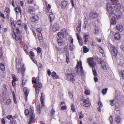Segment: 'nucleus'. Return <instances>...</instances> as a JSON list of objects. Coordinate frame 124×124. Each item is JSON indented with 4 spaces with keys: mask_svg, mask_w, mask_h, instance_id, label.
<instances>
[{
    "mask_svg": "<svg viewBox=\"0 0 124 124\" xmlns=\"http://www.w3.org/2000/svg\"><path fill=\"white\" fill-rule=\"evenodd\" d=\"M107 15L109 16V18L112 17L111 19L112 24H115L116 23V20L115 16L118 18H120L121 17L120 15H118V16L117 15H115V14L113 12V10L112 8V7L111 4L108 3L107 4Z\"/></svg>",
    "mask_w": 124,
    "mask_h": 124,
    "instance_id": "1",
    "label": "nucleus"
},
{
    "mask_svg": "<svg viewBox=\"0 0 124 124\" xmlns=\"http://www.w3.org/2000/svg\"><path fill=\"white\" fill-rule=\"evenodd\" d=\"M110 0L111 2L108 3L111 4L112 6V7L113 10L114 12V10L116 11H119L121 5L119 3H117V0Z\"/></svg>",
    "mask_w": 124,
    "mask_h": 124,
    "instance_id": "2",
    "label": "nucleus"
},
{
    "mask_svg": "<svg viewBox=\"0 0 124 124\" xmlns=\"http://www.w3.org/2000/svg\"><path fill=\"white\" fill-rule=\"evenodd\" d=\"M14 33L12 34V36L13 38L16 40H18L20 43L22 41L21 39L18 36L20 35V31L18 27H16V29L13 30Z\"/></svg>",
    "mask_w": 124,
    "mask_h": 124,
    "instance_id": "3",
    "label": "nucleus"
},
{
    "mask_svg": "<svg viewBox=\"0 0 124 124\" xmlns=\"http://www.w3.org/2000/svg\"><path fill=\"white\" fill-rule=\"evenodd\" d=\"M78 71H79L81 73V76L84 79L85 78V75L86 74L85 71L83 69L82 64L81 61H78Z\"/></svg>",
    "mask_w": 124,
    "mask_h": 124,
    "instance_id": "4",
    "label": "nucleus"
},
{
    "mask_svg": "<svg viewBox=\"0 0 124 124\" xmlns=\"http://www.w3.org/2000/svg\"><path fill=\"white\" fill-rule=\"evenodd\" d=\"M34 108L31 106L30 110V119L29 122V124H31L32 122L33 121L35 117V115L33 114Z\"/></svg>",
    "mask_w": 124,
    "mask_h": 124,
    "instance_id": "5",
    "label": "nucleus"
},
{
    "mask_svg": "<svg viewBox=\"0 0 124 124\" xmlns=\"http://www.w3.org/2000/svg\"><path fill=\"white\" fill-rule=\"evenodd\" d=\"M80 100L81 102L82 101L83 102V104L84 106L86 107H88L90 106L91 103L88 99L87 98L86 99H82Z\"/></svg>",
    "mask_w": 124,
    "mask_h": 124,
    "instance_id": "6",
    "label": "nucleus"
},
{
    "mask_svg": "<svg viewBox=\"0 0 124 124\" xmlns=\"http://www.w3.org/2000/svg\"><path fill=\"white\" fill-rule=\"evenodd\" d=\"M109 50L112 54L114 56L117 55V51L114 46H111L109 49Z\"/></svg>",
    "mask_w": 124,
    "mask_h": 124,
    "instance_id": "7",
    "label": "nucleus"
},
{
    "mask_svg": "<svg viewBox=\"0 0 124 124\" xmlns=\"http://www.w3.org/2000/svg\"><path fill=\"white\" fill-rule=\"evenodd\" d=\"M121 97L120 95L116 96L115 98L112 100L110 101V104L111 106H113L114 105V102H118V101L121 100Z\"/></svg>",
    "mask_w": 124,
    "mask_h": 124,
    "instance_id": "8",
    "label": "nucleus"
},
{
    "mask_svg": "<svg viewBox=\"0 0 124 124\" xmlns=\"http://www.w3.org/2000/svg\"><path fill=\"white\" fill-rule=\"evenodd\" d=\"M87 60L88 63L91 67H95L96 63L94 62L93 58H89L87 59Z\"/></svg>",
    "mask_w": 124,
    "mask_h": 124,
    "instance_id": "9",
    "label": "nucleus"
},
{
    "mask_svg": "<svg viewBox=\"0 0 124 124\" xmlns=\"http://www.w3.org/2000/svg\"><path fill=\"white\" fill-rule=\"evenodd\" d=\"M98 16V14L96 12H92L90 14V17L92 19H97Z\"/></svg>",
    "mask_w": 124,
    "mask_h": 124,
    "instance_id": "10",
    "label": "nucleus"
},
{
    "mask_svg": "<svg viewBox=\"0 0 124 124\" xmlns=\"http://www.w3.org/2000/svg\"><path fill=\"white\" fill-rule=\"evenodd\" d=\"M35 90L36 93L37 94L39 93V91L42 87V84L41 82H39L38 85H35Z\"/></svg>",
    "mask_w": 124,
    "mask_h": 124,
    "instance_id": "11",
    "label": "nucleus"
},
{
    "mask_svg": "<svg viewBox=\"0 0 124 124\" xmlns=\"http://www.w3.org/2000/svg\"><path fill=\"white\" fill-rule=\"evenodd\" d=\"M28 11L29 12L32 14H35V10L34 8L32 6H29L28 7Z\"/></svg>",
    "mask_w": 124,
    "mask_h": 124,
    "instance_id": "12",
    "label": "nucleus"
},
{
    "mask_svg": "<svg viewBox=\"0 0 124 124\" xmlns=\"http://www.w3.org/2000/svg\"><path fill=\"white\" fill-rule=\"evenodd\" d=\"M59 29V25L57 23H54L53 26V30L54 32H56L58 31Z\"/></svg>",
    "mask_w": 124,
    "mask_h": 124,
    "instance_id": "13",
    "label": "nucleus"
},
{
    "mask_svg": "<svg viewBox=\"0 0 124 124\" xmlns=\"http://www.w3.org/2000/svg\"><path fill=\"white\" fill-rule=\"evenodd\" d=\"M67 79L71 81H73L74 79L72 75L70 74H68L67 76Z\"/></svg>",
    "mask_w": 124,
    "mask_h": 124,
    "instance_id": "14",
    "label": "nucleus"
},
{
    "mask_svg": "<svg viewBox=\"0 0 124 124\" xmlns=\"http://www.w3.org/2000/svg\"><path fill=\"white\" fill-rule=\"evenodd\" d=\"M30 20L32 22L37 21L39 20V17L37 15L33 16L30 18Z\"/></svg>",
    "mask_w": 124,
    "mask_h": 124,
    "instance_id": "15",
    "label": "nucleus"
},
{
    "mask_svg": "<svg viewBox=\"0 0 124 124\" xmlns=\"http://www.w3.org/2000/svg\"><path fill=\"white\" fill-rule=\"evenodd\" d=\"M68 2L65 0H63L61 2V7L62 8H65L67 6Z\"/></svg>",
    "mask_w": 124,
    "mask_h": 124,
    "instance_id": "16",
    "label": "nucleus"
},
{
    "mask_svg": "<svg viewBox=\"0 0 124 124\" xmlns=\"http://www.w3.org/2000/svg\"><path fill=\"white\" fill-rule=\"evenodd\" d=\"M45 95L43 93H41V96L40 98V100L41 103L43 106H44V105L43 101L45 99Z\"/></svg>",
    "mask_w": 124,
    "mask_h": 124,
    "instance_id": "17",
    "label": "nucleus"
},
{
    "mask_svg": "<svg viewBox=\"0 0 124 124\" xmlns=\"http://www.w3.org/2000/svg\"><path fill=\"white\" fill-rule=\"evenodd\" d=\"M42 106H42V104L41 106H40L39 105H38L37 106V110L38 114H39L41 113V109Z\"/></svg>",
    "mask_w": 124,
    "mask_h": 124,
    "instance_id": "18",
    "label": "nucleus"
},
{
    "mask_svg": "<svg viewBox=\"0 0 124 124\" xmlns=\"http://www.w3.org/2000/svg\"><path fill=\"white\" fill-rule=\"evenodd\" d=\"M23 91L24 93L25 97L26 98H27L29 93V91L27 88L26 87L23 88Z\"/></svg>",
    "mask_w": 124,
    "mask_h": 124,
    "instance_id": "19",
    "label": "nucleus"
},
{
    "mask_svg": "<svg viewBox=\"0 0 124 124\" xmlns=\"http://www.w3.org/2000/svg\"><path fill=\"white\" fill-rule=\"evenodd\" d=\"M101 62L100 63L101 64L102 68L104 70H106L107 69V68L106 65V64L105 62L104 61L102 62L101 60H100Z\"/></svg>",
    "mask_w": 124,
    "mask_h": 124,
    "instance_id": "20",
    "label": "nucleus"
},
{
    "mask_svg": "<svg viewBox=\"0 0 124 124\" xmlns=\"http://www.w3.org/2000/svg\"><path fill=\"white\" fill-rule=\"evenodd\" d=\"M116 27L117 30L121 32L123 30V27L122 25L118 24Z\"/></svg>",
    "mask_w": 124,
    "mask_h": 124,
    "instance_id": "21",
    "label": "nucleus"
},
{
    "mask_svg": "<svg viewBox=\"0 0 124 124\" xmlns=\"http://www.w3.org/2000/svg\"><path fill=\"white\" fill-rule=\"evenodd\" d=\"M98 104L99 107L98 108V110L100 112H101V108L103 106V104L100 101L98 102Z\"/></svg>",
    "mask_w": 124,
    "mask_h": 124,
    "instance_id": "22",
    "label": "nucleus"
},
{
    "mask_svg": "<svg viewBox=\"0 0 124 124\" xmlns=\"http://www.w3.org/2000/svg\"><path fill=\"white\" fill-rule=\"evenodd\" d=\"M114 38L116 40H118L120 39V36L118 33H116L115 34Z\"/></svg>",
    "mask_w": 124,
    "mask_h": 124,
    "instance_id": "23",
    "label": "nucleus"
},
{
    "mask_svg": "<svg viewBox=\"0 0 124 124\" xmlns=\"http://www.w3.org/2000/svg\"><path fill=\"white\" fill-rule=\"evenodd\" d=\"M15 11L18 13L20 12L21 15V13H22L21 12V10L19 7H16L15 8Z\"/></svg>",
    "mask_w": 124,
    "mask_h": 124,
    "instance_id": "24",
    "label": "nucleus"
},
{
    "mask_svg": "<svg viewBox=\"0 0 124 124\" xmlns=\"http://www.w3.org/2000/svg\"><path fill=\"white\" fill-rule=\"evenodd\" d=\"M50 21L51 22L54 18V15L53 14L52 12H50Z\"/></svg>",
    "mask_w": 124,
    "mask_h": 124,
    "instance_id": "25",
    "label": "nucleus"
},
{
    "mask_svg": "<svg viewBox=\"0 0 124 124\" xmlns=\"http://www.w3.org/2000/svg\"><path fill=\"white\" fill-rule=\"evenodd\" d=\"M58 36L61 38H63L64 37V34L62 32H58Z\"/></svg>",
    "mask_w": 124,
    "mask_h": 124,
    "instance_id": "26",
    "label": "nucleus"
},
{
    "mask_svg": "<svg viewBox=\"0 0 124 124\" xmlns=\"http://www.w3.org/2000/svg\"><path fill=\"white\" fill-rule=\"evenodd\" d=\"M78 41L79 44L81 46H82L84 44L83 42L82 39L78 36Z\"/></svg>",
    "mask_w": 124,
    "mask_h": 124,
    "instance_id": "27",
    "label": "nucleus"
},
{
    "mask_svg": "<svg viewBox=\"0 0 124 124\" xmlns=\"http://www.w3.org/2000/svg\"><path fill=\"white\" fill-rule=\"evenodd\" d=\"M85 94L87 95H89L90 94V92L89 90L88 89H86L85 91Z\"/></svg>",
    "mask_w": 124,
    "mask_h": 124,
    "instance_id": "28",
    "label": "nucleus"
},
{
    "mask_svg": "<svg viewBox=\"0 0 124 124\" xmlns=\"http://www.w3.org/2000/svg\"><path fill=\"white\" fill-rule=\"evenodd\" d=\"M115 110L116 111H118L120 110V105H118L117 104H116Z\"/></svg>",
    "mask_w": 124,
    "mask_h": 124,
    "instance_id": "29",
    "label": "nucleus"
},
{
    "mask_svg": "<svg viewBox=\"0 0 124 124\" xmlns=\"http://www.w3.org/2000/svg\"><path fill=\"white\" fill-rule=\"evenodd\" d=\"M93 72L94 75L95 76H97V73L96 70L95 69V67H92Z\"/></svg>",
    "mask_w": 124,
    "mask_h": 124,
    "instance_id": "30",
    "label": "nucleus"
},
{
    "mask_svg": "<svg viewBox=\"0 0 124 124\" xmlns=\"http://www.w3.org/2000/svg\"><path fill=\"white\" fill-rule=\"evenodd\" d=\"M121 120V118L120 116H118L116 117V123H118L120 122Z\"/></svg>",
    "mask_w": 124,
    "mask_h": 124,
    "instance_id": "31",
    "label": "nucleus"
},
{
    "mask_svg": "<svg viewBox=\"0 0 124 124\" xmlns=\"http://www.w3.org/2000/svg\"><path fill=\"white\" fill-rule=\"evenodd\" d=\"M89 51V49L87 48L85 46H83V52L84 53H86Z\"/></svg>",
    "mask_w": 124,
    "mask_h": 124,
    "instance_id": "32",
    "label": "nucleus"
},
{
    "mask_svg": "<svg viewBox=\"0 0 124 124\" xmlns=\"http://www.w3.org/2000/svg\"><path fill=\"white\" fill-rule=\"evenodd\" d=\"M57 41L58 44L60 46L62 45L63 43V41L61 39H58Z\"/></svg>",
    "mask_w": 124,
    "mask_h": 124,
    "instance_id": "33",
    "label": "nucleus"
},
{
    "mask_svg": "<svg viewBox=\"0 0 124 124\" xmlns=\"http://www.w3.org/2000/svg\"><path fill=\"white\" fill-rule=\"evenodd\" d=\"M93 32L95 35H97L98 34L99 32V30L97 28L95 27L93 31Z\"/></svg>",
    "mask_w": 124,
    "mask_h": 124,
    "instance_id": "34",
    "label": "nucleus"
},
{
    "mask_svg": "<svg viewBox=\"0 0 124 124\" xmlns=\"http://www.w3.org/2000/svg\"><path fill=\"white\" fill-rule=\"evenodd\" d=\"M108 90V88H107L103 89L102 90V93L103 95H105L106 94V93Z\"/></svg>",
    "mask_w": 124,
    "mask_h": 124,
    "instance_id": "35",
    "label": "nucleus"
},
{
    "mask_svg": "<svg viewBox=\"0 0 124 124\" xmlns=\"http://www.w3.org/2000/svg\"><path fill=\"white\" fill-rule=\"evenodd\" d=\"M0 69L3 71L5 70V67L3 64H0Z\"/></svg>",
    "mask_w": 124,
    "mask_h": 124,
    "instance_id": "36",
    "label": "nucleus"
},
{
    "mask_svg": "<svg viewBox=\"0 0 124 124\" xmlns=\"http://www.w3.org/2000/svg\"><path fill=\"white\" fill-rule=\"evenodd\" d=\"M89 37L88 35H85L84 36V40L85 42H86L87 41V39Z\"/></svg>",
    "mask_w": 124,
    "mask_h": 124,
    "instance_id": "37",
    "label": "nucleus"
},
{
    "mask_svg": "<svg viewBox=\"0 0 124 124\" xmlns=\"http://www.w3.org/2000/svg\"><path fill=\"white\" fill-rule=\"evenodd\" d=\"M66 61L67 63H68L69 61V54L68 52H67L66 53Z\"/></svg>",
    "mask_w": 124,
    "mask_h": 124,
    "instance_id": "38",
    "label": "nucleus"
},
{
    "mask_svg": "<svg viewBox=\"0 0 124 124\" xmlns=\"http://www.w3.org/2000/svg\"><path fill=\"white\" fill-rule=\"evenodd\" d=\"M55 110L53 108L51 111V116H53L54 114Z\"/></svg>",
    "mask_w": 124,
    "mask_h": 124,
    "instance_id": "39",
    "label": "nucleus"
},
{
    "mask_svg": "<svg viewBox=\"0 0 124 124\" xmlns=\"http://www.w3.org/2000/svg\"><path fill=\"white\" fill-rule=\"evenodd\" d=\"M10 121L11 124H16V121L15 119H12L10 120Z\"/></svg>",
    "mask_w": 124,
    "mask_h": 124,
    "instance_id": "40",
    "label": "nucleus"
},
{
    "mask_svg": "<svg viewBox=\"0 0 124 124\" xmlns=\"http://www.w3.org/2000/svg\"><path fill=\"white\" fill-rule=\"evenodd\" d=\"M38 39L39 40H41L43 39V37L41 33H39V34Z\"/></svg>",
    "mask_w": 124,
    "mask_h": 124,
    "instance_id": "41",
    "label": "nucleus"
},
{
    "mask_svg": "<svg viewBox=\"0 0 124 124\" xmlns=\"http://www.w3.org/2000/svg\"><path fill=\"white\" fill-rule=\"evenodd\" d=\"M120 73L121 76L122 78L124 79V70H122L121 72H120Z\"/></svg>",
    "mask_w": 124,
    "mask_h": 124,
    "instance_id": "42",
    "label": "nucleus"
},
{
    "mask_svg": "<svg viewBox=\"0 0 124 124\" xmlns=\"http://www.w3.org/2000/svg\"><path fill=\"white\" fill-rule=\"evenodd\" d=\"M75 46L72 43H70V48L71 51H72L73 49L74 48Z\"/></svg>",
    "mask_w": 124,
    "mask_h": 124,
    "instance_id": "43",
    "label": "nucleus"
},
{
    "mask_svg": "<svg viewBox=\"0 0 124 124\" xmlns=\"http://www.w3.org/2000/svg\"><path fill=\"white\" fill-rule=\"evenodd\" d=\"M62 104H61L60 105V106L61 107V110H64L65 109H66V106H62Z\"/></svg>",
    "mask_w": 124,
    "mask_h": 124,
    "instance_id": "44",
    "label": "nucleus"
},
{
    "mask_svg": "<svg viewBox=\"0 0 124 124\" xmlns=\"http://www.w3.org/2000/svg\"><path fill=\"white\" fill-rule=\"evenodd\" d=\"M3 55L2 52V48L1 47H0V58H2Z\"/></svg>",
    "mask_w": 124,
    "mask_h": 124,
    "instance_id": "45",
    "label": "nucleus"
},
{
    "mask_svg": "<svg viewBox=\"0 0 124 124\" xmlns=\"http://www.w3.org/2000/svg\"><path fill=\"white\" fill-rule=\"evenodd\" d=\"M11 100L10 99H8L5 102V103L6 104H9L11 103Z\"/></svg>",
    "mask_w": 124,
    "mask_h": 124,
    "instance_id": "46",
    "label": "nucleus"
},
{
    "mask_svg": "<svg viewBox=\"0 0 124 124\" xmlns=\"http://www.w3.org/2000/svg\"><path fill=\"white\" fill-rule=\"evenodd\" d=\"M79 118L80 119H81L84 117V115L82 114V111H81L79 113Z\"/></svg>",
    "mask_w": 124,
    "mask_h": 124,
    "instance_id": "47",
    "label": "nucleus"
},
{
    "mask_svg": "<svg viewBox=\"0 0 124 124\" xmlns=\"http://www.w3.org/2000/svg\"><path fill=\"white\" fill-rule=\"evenodd\" d=\"M99 49L100 50V52L102 54H103L104 53V51L101 47H100L99 48Z\"/></svg>",
    "mask_w": 124,
    "mask_h": 124,
    "instance_id": "48",
    "label": "nucleus"
},
{
    "mask_svg": "<svg viewBox=\"0 0 124 124\" xmlns=\"http://www.w3.org/2000/svg\"><path fill=\"white\" fill-rule=\"evenodd\" d=\"M12 76L13 79V80L15 81H16L17 79L15 76L14 74H12Z\"/></svg>",
    "mask_w": 124,
    "mask_h": 124,
    "instance_id": "49",
    "label": "nucleus"
},
{
    "mask_svg": "<svg viewBox=\"0 0 124 124\" xmlns=\"http://www.w3.org/2000/svg\"><path fill=\"white\" fill-rule=\"evenodd\" d=\"M25 114L26 115H28L29 114V111L28 109H26L24 111Z\"/></svg>",
    "mask_w": 124,
    "mask_h": 124,
    "instance_id": "50",
    "label": "nucleus"
},
{
    "mask_svg": "<svg viewBox=\"0 0 124 124\" xmlns=\"http://www.w3.org/2000/svg\"><path fill=\"white\" fill-rule=\"evenodd\" d=\"M37 52L38 53H40L41 52V49L39 47H38L37 48Z\"/></svg>",
    "mask_w": 124,
    "mask_h": 124,
    "instance_id": "51",
    "label": "nucleus"
},
{
    "mask_svg": "<svg viewBox=\"0 0 124 124\" xmlns=\"http://www.w3.org/2000/svg\"><path fill=\"white\" fill-rule=\"evenodd\" d=\"M109 120L111 123H112L113 122V119L111 116H110L109 117Z\"/></svg>",
    "mask_w": 124,
    "mask_h": 124,
    "instance_id": "52",
    "label": "nucleus"
},
{
    "mask_svg": "<svg viewBox=\"0 0 124 124\" xmlns=\"http://www.w3.org/2000/svg\"><path fill=\"white\" fill-rule=\"evenodd\" d=\"M71 110L73 112H74L75 110V109L74 108H73V105L72 104L71 105Z\"/></svg>",
    "mask_w": 124,
    "mask_h": 124,
    "instance_id": "53",
    "label": "nucleus"
},
{
    "mask_svg": "<svg viewBox=\"0 0 124 124\" xmlns=\"http://www.w3.org/2000/svg\"><path fill=\"white\" fill-rule=\"evenodd\" d=\"M1 122L2 124H5L6 122L4 118H2L1 119Z\"/></svg>",
    "mask_w": 124,
    "mask_h": 124,
    "instance_id": "54",
    "label": "nucleus"
},
{
    "mask_svg": "<svg viewBox=\"0 0 124 124\" xmlns=\"http://www.w3.org/2000/svg\"><path fill=\"white\" fill-rule=\"evenodd\" d=\"M22 23V22L20 20H18L16 22V23L18 25H20Z\"/></svg>",
    "mask_w": 124,
    "mask_h": 124,
    "instance_id": "55",
    "label": "nucleus"
},
{
    "mask_svg": "<svg viewBox=\"0 0 124 124\" xmlns=\"http://www.w3.org/2000/svg\"><path fill=\"white\" fill-rule=\"evenodd\" d=\"M30 54L32 57H33L35 56L34 53L31 51L30 52Z\"/></svg>",
    "mask_w": 124,
    "mask_h": 124,
    "instance_id": "56",
    "label": "nucleus"
},
{
    "mask_svg": "<svg viewBox=\"0 0 124 124\" xmlns=\"http://www.w3.org/2000/svg\"><path fill=\"white\" fill-rule=\"evenodd\" d=\"M0 17H2L3 19H5V17L4 16V14H3L1 12H0Z\"/></svg>",
    "mask_w": 124,
    "mask_h": 124,
    "instance_id": "57",
    "label": "nucleus"
},
{
    "mask_svg": "<svg viewBox=\"0 0 124 124\" xmlns=\"http://www.w3.org/2000/svg\"><path fill=\"white\" fill-rule=\"evenodd\" d=\"M56 74L55 72L54 71L51 74V76L52 77H54Z\"/></svg>",
    "mask_w": 124,
    "mask_h": 124,
    "instance_id": "58",
    "label": "nucleus"
},
{
    "mask_svg": "<svg viewBox=\"0 0 124 124\" xmlns=\"http://www.w3.org/2000/svg\"><path fill=\"white\" fill-rule=\"evenodd\" d=\"M12 116L11 115H8L7 117V118L9 120L11 119V118H12Z\"/></svg>",
    "mask_w": 124,
    "mask_h": 124,
    "instance_id": "59",
    "label": "nucleus"
},
{
    "mask_svg": "<svg viewBox=\"0 0 124 124\" xmlns=\"http://www.w3.org/2000/svg\"><path fill=\"white\" fill-rule=\"evenodd\" d=\"M25 68L24 65L23 64L21 70L22 71H24L25 70Z\"/></svg>",
    "mask_w": 124,
    "mask_h": 124,
    "instance_id": "60",
    "label": "nucleus"
},
{
    "mask_svg": "<svg viewBox=\"0 0 124 124\" xmlns=\"http://www.w3.org/2000/svg\"><path fill=\"white\" fill-rule=\"evenodd\" d=\"M5 10L6 12L7 13H8L10 11V9L8 8H6Z\"/></svg>",
    "mask_w": 124,
    "mask_h": 124,
    "instance_id": "61",
    "label": "nucleus"
},
{
    "mask_svg": "<svg viewBox=\"0 0 124 124\" xmlns=\"http://www.w3.org/2000/svg\"><path fill=\"white\" fill-rule=\"evenodd\" d=\"M47 74L49 76H50L51 74V71L49 69L47 70Z\"/></svg>",
    "mask_w": 124,
    "mask_h": 124,
    "instance_id": "62",
    "label": "nucleus"
},
{
    "mask_svg": "<svg viewBox=\"0 0 124 124\" xmlns=\"http://www.w3.org/2000/svg\"><path fill=\"white\" fill-rule=\"evenodd\" d=\"M26 82L25 80H23L22 81V86H23L26 83Z\"/></svg>",
    "mask_w": 124,
    "mask_h": 124,
    "instance_id": "63",
    "label": "nucleus"
},
{
    "mask_svg": "<svg viewBox=\"0 0 124 124\" xmlns=\"http://www.w3.org/2000/svg\"><path fill=\"white\" fill-rule=\"evenodd\" d=\"M22 70H21L20 68L18 67L17 69V71L19 73H20Z\"/></svg>",
    "mask_w": 124,
    "mask_h": 124,
    "instance_id": "64",
    "label": "nucleus"
}]
</instances>
